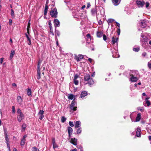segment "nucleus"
<instances>
[{"mask_svg":"<svg viewBox=\"0 0 151 151\" xmlns=\"http://www.w3.org/2000/svg\"><path fill=\"white\" fill-rule=\"evenodd\" d=\"M84 83L85 85L88 84L89 85H91L93 84V80L92 78H91L89 74H86L84 76Z\"/></svg>","mask_w":151,"mask_h":151,"instance_id":"obj_1","label":"nucleus"},{"mask_svg":"<svg viewBox=\"0 0 151 151\" xmlns=\"http://www.w3.org/2000/svg\"><path fill=\"white\" fill-rule=\"evenodd\" d=\"M17 119L19 122H21L22 119L24 118V115L21 112V110L19 109H18L17 111Z\"/></svg>","mask_w":151,"mask_h":151,"instance_id":"obj_2","label":"nucleus"},{"mask_svg":"<svg viewBox=\"0 0 151 151\" xmlns=\"http://www.w3.org/2000/svg\"><path fill=\"white\" fill-rule=\"evenodd\" d=\"M58 12L56 9L54 8L50 12V14L52 17L56 18L57 16Z\"/></svg>","mask_w":151,"mask_h":151,"instance_id":"obj_3","label":"nucleus"},{"mask_svg":"<svg viewBox=\"0 0 151 151\" xmlns=\"http://www.w3.org/2000/svg\"><path fill=\"white\" fill-rule=\"evenodd\" d=\"M41 61L39 60V61L37 66V78L38 79H40V64H41Z\"/></svg>","mask_w":151,"mask_h":151,"instance_id":"obj_4","label":"nucleus"},{"mask_svg":"<svg viewBox=\"0 0 151 151\" xmlns=\"http://www.w3.org/2000/svg\"><path fill=\"white\" fill-rule=\"evenodd\" d=\"M76 106V103L75 102V101L73 100L70 105V108L71 110L76 111L77 110V107Z\"/></svg>","mask_w":151,"mask_h":151,"instance_id":"obj_5","label":"nucleus"},{"mask_svg":"<svg viewBox=\"0 0 151 151\" xmlns=\"http://www.w3.org/2000/svg\"><path fill=\"white\" fill-rule=\"evenodd\" d=\"M77 139H76L75 138H71L70 139V143L73 144V145H76L77 144Z\"/></svg>","mask_w":151,"mask_h":151,"instance_id":"obj_6","label":"nucleus"},{"mask_svg":"<svg viewBox=\"0 0 151 151\" xmlns=\"http://www.w3.org/2000/svg\"><path fill=\"white\" fill-rule=\"evenodd\" d=\"M54 26L56 28L57 27H59L60 25V22L57 19H55L54 20Z\"/></svg>","mask_w":151,"mask_h":151,"instance_id":"obj_7","label":"nucleus"},{"mask_svg":"<svg viewBox=\"0 0 151 151\" xmlns=\"http://www.w3.org/2000/svg\"><path fill=\"white\" fill-rule=\"evenodd\" d=\"M44 112V111L43 110H40L38 114V115L39 116V119L40 120H42L44 116L43 114Z\"/></svg>","mask_w":151,"mask_h":151,"instance_id":"obj_8","label":"nucleus"},{"mask_svg":"<svg viewBox=\"0 0 151 151\" xmlns=\"http://www.w3.org/2000/svg\"><path fill=\"white\" fill-rule=\"evenodd\" d=\"M17 101L20 105H21L22 103V99L20 96H18L17 97Z\"/></svg>","mask_w":151,"mask_h":151,"instance_id":"obj_9","label":"nucleus"},{"mask_svg":"<svg viewBox=\"0 0 151 151\" xmlns=\"http://www.w3.org/2000/svg\"><path fill=\"white\" fill-rule=\"evenodd\" d=\"M137 4L141 7L143 6L145 4V2L144 1H141V0H137Z\"/></svg>","mask_w":151,"mask_h":151,"instance_id":"obj_10","label":"nucleus"},{"mask_svg":"<svg viewBox=\"0 0 151 151\" xmlns=\"http://www.w3.org/2000/svg\"><path fill=\"white\" fill-rule=\"evenodd\" d=\"M83 58V56L81 55H79L77 56H76L75 58V59L78 62L80 61Z\"/></svg>","mask_w":151,"mask_h":151,"instance_id":"obj_11","label":"nucleus"},{"mask_svg":"<svg viewBox=\"0 0 151 151\" xmlns=\"http://www.w3.org/2000/svg\"><path fill=\"white\" fill-rule=\"evenodd\" d=\"M121 0H112V2L114 6L118 5L120 2Z\"/></svg>","mask_w":151,"mask_h":151,"instance_id":"obj_12","label":"nucleus"},{"mask_svg":"<svg viewBox=\"0 0 151 151\" xmlns=\"http://www.w3.org/2000/svg\"><path fill=\"white\" fill-rule=\"evenodd\" d=\"M130 76L131 77L130 79L132 82H135L138 80V79L137 77H134L133 75H131Z\"/></svg>","mask_w":151,"mask_h":151,"instance_id":"obj_13","label":"nucleus"},{"mask_svg":"<svg viewBox=\"0 0 151 151\" xmlns=\"http://www.w3.org/2000/svg\"><path fill=\"white\" fill-rule=\"evenodd\" d=\"M68 132L69 134V137H70L71 135L72 134L73 132V129L71 127H68Z\"/></svg>","mask_w":151,"mask_h":151,"instance_id":"obj_14","label":"nucleus"},{"mask_svg":"<svg viewBox=\"0 0 151 151\" xmlns=\"http://www.w3.org/2000/svg\"><path fill=\"white\" fill-rule=\"evenodd\" d=\"M81 125V123L80 121H77L75 123V128H77L80 127Z\"/></svg>","mask_w":151,"mask_h":151,"instance_id":"obj_15","label":"nucleus"},{"mask_svg":"<svg viewBox=\"0 0 151 151\" xmlns=\"http://www.w3.org/2000/svg\"><path fill=\"white\" fill-rule=\"evenodd\" d=\"M91 13L93 15H95L97 14L96 9V7L91 9Z\"/></svg>","mask_w":151,"mask_h":151,"instance_id":"obj_16","label":"nucleus"},{"mask_svg":"<svg viewBox=\"0 0 151 151\" xmlns=\"http://www.w3.org/2000/svg\"><path fill=\"white\" fill-rule=\"evenodd\" d=\"M118 41V38L117 37L116 38L115 37H113L112 38V43L113 44H114L115 43L117 42Z\"/></svg>","mask_w":151,"mask_h":151,"instance_id":"obj_17","label":"nucleus"},{"mask_svg":"<svg viewBox=\"0 0 151 151\" xmlns=\"http://www.w3.org/2000/svg\"><path fill=\"white\" fill-rule=\"evenodd\" d=\"M141 114L139 113L137 114V117L136 118L135 122H137L139 121L141 119Z\"/></svg>","mask_w":151,"mask_h":151,"instance_id":"obj_18","label":"nucleus"},{"mask_svg":"<svg viewBox=\"0 0 151 151\" xmlns=\"http://www.w3.org/2000/svg\"><path fill=\"white\" fill-rule=\"evenodd\" d=\"M4 137H5V139H9L8 137V135H7V130L6 129H4Z\"/></svg>","mask_w":151,"mask_h":151,"instance_id":"obj_19","label":"nucleus"},{"mask_svg":"<svg viewBox=\"0 0 151 151\" xmlns=\"http://www.w3.org/2000/svg\"><path fill=\"white\" fill-rule=\"evenodd\" d=\"M15 53V51L14 50H13L11 51V53L10 55V58L12 59L13 58L14 55Z\"/></svg>","mask_w":151,"mask_h":151,"instance_id":"obj_20","label":"nucleus"},{"mask_svg":"<svg viewBox=\"0 0 151 151\" xmlns=\"http://www.w3.org/2000/svg\"><path fill=\"white\" fill-rule=\"evenodd\" d=\"M141 132V130L140 129L138 128H137L136 131V134L137 136V137H139L140 135V132Z\"/></svg>","mask_w":151,"mask_h":151,"instance_id":"obj_21","label":"nucleus"},{"mask_svg":"<svg viewBox=\"0 0 151 151\" xmlns=\"http://www.w3.org/2000/svg\"><path fill=\"white\" fill-rule=\"evenodd\" d=\"M87 95V92L86 91H83L81 95V98H82L84 97Z\"/></svg>","mask_w":151,"mask_h":151,"instance_id":"obj_22","label":"nucleus"},{"mask_svg":"<svg viewBox=\"0 0 151 151\" xmlns=\"http://www.w3.org/2000/svg\"><path fill=\"white\" fill-rule=\"evenodd\" d=\"M87 39L88 40L90 41L91 39V37L89 34H87L86 35Z\"/></svg>","mask_w":151,"mask_h":151,"instance_id":"obj_23","label":"nucleus"},{"mask_svg":"<svg viewBox=\"0 0 151 151\" xmlns=\"http://www.w3.org/2000/svg\"><path fill=\"white\" fill-rule=\"evenodd\" d=\"M102 35V33L101 32H97V36L98 37H101Z\"/></svg>","mask_w":151,"mask_h":151,"instance_id":"obj_24","label":"nucleus"},{"mask_svg":"<svg viewBox=\"0 0 151 151\" xmlns=\"http://www.w3.org/2000/svg\"><path fill=\"white\" fill-rule=\"evenodd\" d=\"M147 37H145V38L142 39L141 40V41L142 42H144V43L145 42H147Z\"/></svg>","mask_w":151,"mask_h":151,"instance_id":"obj_25","label":"nucleus"},{"mask_svg":"<svg viewBox=\"0 0 151 151\" xmlns=\"http://www.w3.org/2000/svg\"><path fill=\"white\" fill-rule=\"evenodd\" d=\"M6 141V143L7 145V147L9 149H10V145H9V139H5Z\"/></svg>","mask_w":151,"mask_h":151,"instance_id":"obj_26","label":"nucleus"},{"mask_svg":"<svg viewBox=\"0 0 151 151\" xmlns=\"http://www.w3.org/2000/svg\"><path fill=\"white\" fill-rule=\"evenodd\" d=\"M25 139H22L21 142L20 144L21 145H24L25 142Z\"/></svg>","mask_w":151,"mask_h":151,"instance_id":"obj_27","label":"nucleus"},{"mask_svg":"<svg viewBox=\"0 0 151 151\" xmlns=\"http://www.w3.org/2000/svg\"><path fill=\"white\" fill-rule=\"evenodd\" d=\"M32 151H39L38 149L35 147H34L32 148Z\"/></svg>","mask_w":151,"mask_h":151,"instance_id":"obj_28","label":"nucleus"},{"mask_svg":"<svg viewBox=\"0 0 151 151\" xmlns=\"http://www.w3.org/2000/svg\"><path fill=\"white\" fill-rule=\"evenodd\" d=\"M82 131L81 128H79L77 131V134H80L81 133V132Z\"/></svg>","mask_w":151,"mask_h":151,"instance_id":"obj_29","label":"nucleus"},{"mask_svg":"<svg viewBox=\"0 0 151 151\" xmlns=\"http://www.w3.org/2000/svg\"><path fill=\"white\" fill-rule=\"evenodd\" d=\"M145 104H147V106H149L151 104V103L150 101L148 100L145 101Z\"/></svg>","mask_w":151,"mask_h":151,"instance_id":"obj_30","label":"nucleus"},{"mask_svg":"<svg viewBox=\"0 0 151 151\" xmlns=\"http://www.w3.org/2000/svg\"><path fill=\"white\" fill-rule=\"evenodd\" d=\"M48 24L50 28V30L53 29L52 24L50 21L49 22Z\"/></svg>","mask_w":151,"mask_h":151,"instance_id":"obj_31","label":"nucleus"},{"mask_svg":"<svg viewBox=\"0 0 151 151\" xmlns=\"http://www.w3.org/2000/svg\"><path fill=\"white\" fill-rule=\"evenodd\" d=\"M27 95L28 96L31 95V89H28L27 91Z\"/></svg>","mask_w":151,"mask_h":151,"instance_id":"obj_32","label":"nucleus"},{"mask_svg":"<svg viewBox=\"0 0 151 151\" xmlns=\"http://www.w3.org/2000/svg\"><path fill=\"white\" fill-rule=\"evenodd\" d=\"M68 97L69 99L72 100L74 98V96L73 94H70L68 96Z\"/></svg>","mask_w":151,"mask_h":151,"instance_id":"obj_33","label":"nucleus"},{"mask_svg":"<svg viewBox=\"0 0 151 151\" xmlns=\"http://www.w3.org/2000/svg\"><path fill=\"white\" fill-rule=\"evenodd\" d=\"M66 120V119L64 116H62L61 117V121L63 123Z\"/></svg>","mask_w":151,"mask_h":151,"instance_id":"obj_34","label":"nucleus"},{"mask_svg":"<svg viewBox=\"0 0 151 151\" xmlns=\"http://www.w3.org/2000/svg\"><path fill=\"white\" fill-rule=\"evenodd\" d=\"M140 50V48L139 47H137V48H133V50L135 52H138Z\"/></svg>","mask_w":151,"mask_h":151,"instance_id":"obj_35","label":"nucleus"},{"mask_svg":"<svg viewBox=\"0 0 151 151\" xmlns=\"http://www.w3.org/2000/svg\"><path fill=\"white\" fill-rule=\"evenodd\" d=\"M56 28H55V35H57L58 36H59L60 35V33L58 31L56 30Z\"/></svg>","mask_w":151,"mask_h":151,"instance_id":"obj_36","label":"nucleus"},{"mask_svg":"<svg viewBox=\"0 0 151 151\" xmlns=\"http://www.w3.org/2000/svg\"><path fill=\"white\" fill-rule=\"evenodd\" d=\"M114 21V19H108L107 22L109 23H111Z\"/></svg>","mask_w":151,"mask_h":151,"instance_id":"obj_37","label":"nucleus"},{"mask_svg":"<svg viewBox=\"0 0 151 151\" xmlns=\"http://www.w3.org/2000/svg\"><path fill=\"white\" fill-rule=\"evenodd\" d=\"M74 82L75 84L76 85H78V81L77 79L74 80Z\"/></svg>","mask_w":151,"mask_h":151,"instance_id":"obj_38","label":"nucleus"},{"mask_svg":"<svg viewBox=\"0 0 151 151\" xmlns=\"http://www.w3.org/2000/svg\"><path fill=\"white\" fill-rule=\"evenodd\" d=\"M11 16L13 17H14V13L13 10L12 9L11 10Z\"/></svg>","mask_w":151,"mask_h":151,"instance_id":"obj_39","label":"nucleus"},{"mask_svg":"<svg viewBox=\"0 0 151 151\" xmlns=\"http://www.w3.org/2000/svg\"><path fill=\"white\" fill-rule=\"evenodd\" d=\"M16 112L14 106H12V112L13 114L15 113Z\"/></svg>","mask_w":151,"mask_h":151,"instance_id":"obj_40","label":"nucleus"},{"mask_svg":"<svg viewBox=\"0 0 151 151\" xmlns=\"http://www.w3.org/2000/svg\"><path fill=\"white\" fill-rule=\"evenodd\" d=\"M79 76L77 74H76V75H75V76H74V80H75V79H77L78 78H79Z\"/></svg>","mask_w":151,"mask_h":151,"instance_id":"obj_41","label":"nucleus"},{"mask_svg":"<svg viewBox=\"0 0 151 151\" xmlns=\"http://www.w3.org/2000/svg\"><path fill=\"white\" fill-rule=\"evenodd\" d=\"M69 125L72 127L74 126V125L72 122L70 121L69 122Z\"/></svg>","mask_w":151,"mask_h":151,"instance_id":"obj_42","label":"nucleus"},{"mask_svg":"<svg viewBox=\"0 0 151 151\" xmlns=\"http://www.w3.org/2000/svg\"><path fill=\"white\" fill-rule=\"evenodd\" d=\"M53 148L54 149L55 148H57L58 147V145H57V144L55 143L53 144Z\"/></svg>","mask_w":151,"mask_h":151,"instance_id":"obj_43","label":"nucleus"},{"mask_svg":"<svg viewBox=\"0 0 151 151\" xmlns=\"http://www.w3.org/2000/svg\"><path fill=\"white\" fill-rule=\"evenodd\" d=\"M103 39L104 41H105L106 40V39H107L105 35H103Z\"/></svg>","mask_w":151,"mask_h":151,"instance_id":"obj_44","label":"nucleus"},{"mask_svg":"<svg viewBox=\"0 0 151 151\" xmlns=\"http://www.w3.org/2000/svg\"><path fill=\"white\" fill-rule=\"evenodd\" d=\"M26 124H22V128L24 130L26 128Z\"/></svg>","mask_w":151,"mask_h":151,"instance_id":"obj_45","label":"nucleus"},{"mask_svg":"<svg viewBox=\"0 0 151 151\" xmlns=\"http://www.w3.org/2000/svg\"><path fill=\"white\" fill-rule=\"evenodd\" d=\"M147 53L145 52H143L142 54V55L143 57H145L147 55Z\"/></svg>","mask_w":151,"mask_h":151,"instance_id":"obj_46","label":"nucleus"},{"mask_svg":"<svg viewBox=\"0 0 151 151\" xmlns=\"http://www.w3.org/2000/svg\"><path fill=\"white\" fill-rule=\"evenodd\" d=\"M25 35H26V37H27V40H31L30 38H29V36L26 33L25 34Z\"/></svg>","mask_w":151,"mask_h":151,"instance_id":"obj_47","label":"nucleus"},{"mask_svg":"<svg viewBox=\"0 0 151 151\" xmlns=\"http://www.w3.org/2000/svg\"><path fill=\"white\" fill-rule=\"evenodd\" d=\"M148 65L149 68L151 69V63H148Z\"/></svg>","mask_w":151,"mask_h":151,"instance_id":"obj_48","label":"nucleus"},{"mask_svg":"<svg viewBox=\"0 0 151 151\" xmlns=\"http://www.w3.org/2000/svg\"><path fill=\"white\" fill-rule=\"evenodd\" d=\"M55 143V138L52 139V144Z\"/></svg>","mask_w":151,"mask_h":151,"instance_id":"obj_49","label":"nucleus"},{"mask_svg":"<svg viewBox=\"0 0 151 151\" xmlns=\"http://www.w3.org/2000/svg\"><path fill=\"white\" fill-rule=\"evenodd\" d=\"M149 6V3L148 2H146V7L147 8Z\"/></svg>","mask_w":151,"mask_h":151,"instance_id":"obj_50","label":"nucleus"},{"mask_svg":"<svg viewBox=\"0 0 151 151\" xmlns=\"http://www.w3.org/2000/svg\"><path fill=\"white\" fill-rule=\"evenodd\" d=\"M117 33L118 35H119L120 33V30L119 28L118 29Z\"/></svg>","mask_w":151,"mask_h":151,"instance_id":"obj_51","label":"nucleus"},{"mask_svg":"<svg viewBox=\"0 0 151 151\" xmlns=\"http://www.w3.org/2000/svg\"><path fill=\"white\" fill-rule=\"evenodd\" d=\"M140 108V107L138 108V110H140V111H144V109L143 108H141L140 109H139Z\"/></svg>","mask_w":151,"mask_h":151,"instance_id":"obj_52","label":"nucleus"},{"mask_svg":"<svg viewBox=\"0 0 151 151\" xmlns=\"http://www.w3.org/2000/svg\"><path fill=\"white\" fill-rule=\"evenodd\" d=\"M3 59H4V58H1L0 59V63H1V64L2 63L3 61Z\"/></svg>","mask_w":151,"mask_h":151,"instance_id":"obj_53","label":"nucleus"},{"mask_svg":"<svg viewBox=\"0 0 151 151\" xmlns=\"http://www.w3.org/2000/svg\"><path fill=\"white\" fill-rule=\"evenodd\" d=\"M115 23H116V24H117V26L119 27H120V24L119 23H118V22H115Z\"/></svg>","mask_w":151,"mask_h":151,"instance_id":"obj_54","label":"nucleus"},{"mask_svg":"<svg viewBox=\"0 0 151 151\" xmlns=\"http://www.w3.org/2000/svg\"><path fill=\"white\" fill-rule=\"evenodd\" d=\"M90 6H91V5L90 4V3H88L87 6V8H89Z\"/></svg>","mask_w":151,"mask_h":151,"instance_id":"obj_55","label":"nucleus"},{"mask_svg":"<svg viewBox=\"0 0 151 151\" xmlns=\"http://www.w3.org/2000/svg\"><path fill=\"white\" fill-rule=\"evenodd\" d=\"M29 43H28V44L29 45H31V40H29Z\"/></svg>","mask_w":151,"mask_h":151,"instance_id":"obj_56","label":"nucleus"},{"mask_svg":"<svg viewBox=\"0 0 151 151\" xmlns=\"http://www.w3.org/2000/svg\"><path fill=\"white\" fill-rule=\"evenodd\" d=\"M47 10H46V9H45V11H44V15H46L47 12Z\"/></svg>","mask_w":151,"mask_h":151,"instance_id":"obj_57","label":"nucleus"},{"mask_svg":"<svg viewBox=\"0 0 151 151\" xmlns=\"http://www.w3.org/2000/svg\"><path fill=\"white\" fill-rule=\"evenodd\" d=\"M48 8V7L47 5H46L45 7V9H46V10H47Z\"/></svg>","mask_w":151,"mask_h":151,"instance_id":"obj_58","label":"nucleus"},{"mask_svg":"<svg viewBox=\"0 0 151 151\" xmlns=\"http://www.w3.org/2000/svg\"><path fill=\"white\" fill-rule=\"evenodd\" d=\"M30 21H29V22L28 23V25L27 26L28 27H30Z\"/></svg>","mask_w":151,"mask_h":151,"instance_id":"obj_59","label":"nucleus"},{"mask_svg":"<svg viewBox=\"0 0 151 151\" xmlns=\"http://www.w3.org/2000/svg\"><path fill=\"white\" fill-rule=\"evenodd\" d=\"M12 85H13V86H17L16 84L14 83H12Z\"/></svg>","mask_w":151,"mask_h":151,"instance_id":"obj_60","label":"nucleus"},{"mask_svg":"<svg viewBox=\"0 0 151 151\" xmlns=\"http://www.w3.org/2000/svg\"><path fill=\"white\" fill-rule=\"evenodd\" d=\"M12 22V21L11 19L9 20V23L10 24H11Z\"/></svg>","mask_w":151,"mask_h":151,"instance_id":"obj_61","label":"nucleus"},{"mask_svg":"<svg viewBox=\"0 0 151 151\" xmlns=\"http://www.w3.org/2000/svg\"><path fill=\"white\" fill-rule=\"evenodd\" d=\"M145 37V35L144 34H141V37L143 38V37Z\"/></svg>","mask_w":151,"mask_h":151,"instance_id":"obj_62","label":"nucleus"},{"mask_svg":"<svg viewBox=\"0 0 151 151\" xmlns=\"http://www.w3.org/2000/svg\"><path fill=\"white\" fill-rule=\"evenodd\" d=\"M88 60L90 62H92V59L91 58H89L88 59Z\"/></svg>","mask_w":151,"mask_h":151,"instance_id":"obj_63","label":"nucleus"},{"mask_svg":"<svg viewBox=\"0 0 151 151\" xmlns=\"http://www.w3.org/2000/svg\"><path fill=\"white\" fill-rule=\"evenodd\" d=\"M86 7V6L85 5H83L82 7V9H84V8H85Z\"/></svg>","mask_w":151,"mask_h":151,"instance_id":"obj_64","label":"nucleus"}]
</instances>
